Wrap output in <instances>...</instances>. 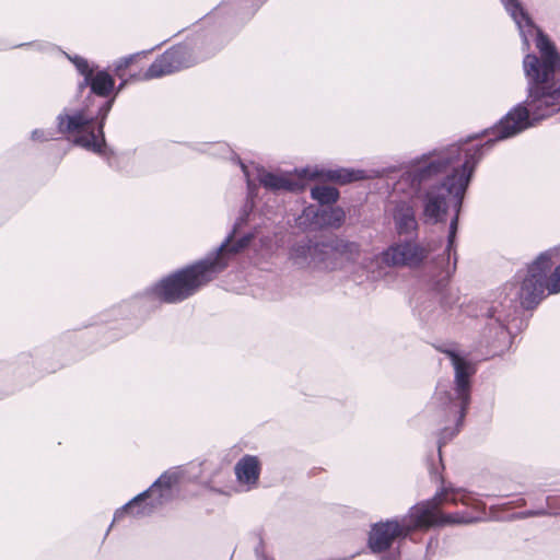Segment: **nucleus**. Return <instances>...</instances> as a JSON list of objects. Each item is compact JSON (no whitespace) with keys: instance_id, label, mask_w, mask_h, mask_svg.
Returning a JSON list of instances; mask_svg holds the SVG:
<instances>
[{"instance_id":"cd10ccee","label":"nucleus","mask_w":560,"mask_h":560,"mask_svg":"<svg viewBox=\"0 0 560 560\" xmlns=\"http://www.w3.org/2000/svg\"><path fill=\"white\" fill-rule=\"evenodd\" d=\"M37 135H38V131H34V132H33V137H34V138H35V137H37Z\"/></svg>"},{"instance_id":"5701e85b","label":"nucleus","mask_w":560,"mask_h":560,"mask_svg":"<svg viewBox=\"0 0 560 560\" xmlns=\"http://www.w3.org/2000/svg\"><path fill=\"white\" fill-rule=\"evenodd\" d=\"M456 225H457V220H453L452 223H451V235H450V242H452V238L455 234V231H456Z\"/></svg>"},{"instance_id":"1a4fd4ad","label":"nucleus","mask_w":560,"mask_h":560,"mask_svg":"<svg viewBox=\"0 0 560 560\" xmlns=\"http://www.w3.org/2000/svg\"><path fill=\"white\" fill-rule=\"evenodd\" d=\"M422 522L410 509L401 520L394 518L377 523L370 533L369 546L373 552H382L388 549L396 538L406 537L413 530L422 529Z\"/></svg>"},{"instance_id":"0eeeda50","label":"nucleus","mask_w":560,"mask_h":560,"mask_svg":"<svg viewBox=\"0 0 560 560\" xmlns=\"http://www.w3.org/2000/svg\"><path fill=\"white\" fill-rule=\"evenodd\" d=\"M180 478L179 470L170 469L144 492L138 494L114 515V522L119 521L125 514L142 517L152 514L155 510L170 502L174 494V487Z\"/></svg>"},{"instance_id":"9b49d317","label":"nucleus","mask_w":560,"mask_h":560,"mask_svg":"<svg viewBox=\"0 0 560 560\" xmlns=\"http://www.w3.org/2000/svg\"><path fill=\"white\" fill-rule=\"evenodd\" d=\"M59 130L61 132L78 133L74 143L92 151H101L104 144L103 125L98 127L95 133L92 122L93 117L85 115L84 112H78L73 115H60Z\"/></svg>"},{"instance_id":"f3484780","label":"nucleus","mask_w":560,"mask_h":560,"mask_svg":"<svg viewBox=\"0 0 560 560\" xmlns=\"http://www.w3.org/2000/svg\"><path fill=\"white\" fill-rule=\"evenodd\" d=\"M505 8L512 15L513 20L517 23L518 27L523 32L525 27L534 28V24L529 16L525 13L522 5L517 0H505Z\"/></svg>"},{"instance_id":"c756f323","label":"nucleus","mask_w":560,"mask_h":560,"mask_svg":"<svg viewBox=\"0 0 560 560\" xmlns=\"http://www.w3.org/2000/svg\"><path fill=\"white\" fill-rule=\"evenodd\" d=\"M242 168L246 173V166L242 164Z\"/></svg>"},{"instance_id":"4468645a","label":"nucleus","mask_w":560,"mask_h":560,"mask_svg":"<svg viewBox=\"0 0 560 560\" xmlns=\"http://www.w3.org/2000/svg\"><path fill=\"white\" fill-rule=\"evenodd\" d=\"M396 229L399 234L409 233L417 229L413 208L408 203H400L394 212Z\"/></svg>"},{"instance_id":"39448f33","label":"nucleus","mask_w":560,"mask_h":560,"mask_svg":"<svg viewBox=\"0 0 560 560\" xmlns=\"http://www.w3.org/2000/svg\"><path fill=\"white\" fill-rule=\"evenodd\" d=\"M195 48V45L187 43L173 46L155 59L147 70L141 65L145 55L135 54L121 59L115 72L119 78L129 77L137 80L160 78L194 65L198 60Z\"/></svg>"},{"instance_id":"412c9836","label":"nucleus","mask_w":560,"mask_h":560,"mask_svg":"<svg viewBox=\"0 0 560 560\" xmlns=\"http://www.w3.org/2000/svg\"><path fill=\"white\" fill-rule=\"evenodd\" d=\"M326 250H324V254H329L331 257L336 258L337 255H343V250L341 252L339 248H332L331 246H324Z\"/></svg>"},{"instance_id":"a878e982","label":"nucleus","mask_w":560,"mask_h":560,"mask_svg":"<svg viewBox=\"0 0 560 560\" xmlns=\"http://www.w3.org/2000/svg\"><path fill=\"white\" fill-rule=\"evenodd\" d=\"M514 503H515V505L521 506V505L525 504V500L523 498H518Z\"/></svg>"},{"instance_id":"bb28decb","label":"nucleus","mask_w":560,"mask_h":560,"mask_svg":"<svg viewBox=\"0 0 560 560\" xmlns=\"http://www.w3.org/2000/svg\"><path fill=\"white\" fill-rule=\"evenodd\" d=\"M382 560H396V556L393 557H383Z\"/></svg>"},{"instance_id":"6e6552de","label":"nucleus","mask_w":560,"mask_h":560,"mask_svg":"<svg viewBox=\"0 0 560 560\" xmlns=\"http://www.w3.org/2000/svg\"><path fill=\"white\" fill-rule=\"evenodd\" d=\"M326 177L327 179L345 185L351 182L363 179V171H354L348 168H340L329 171L327 174L318 172L317 170L303 168L294 173L276 174L270 172H262L259 174V183L270 190H302L304 189L305 182L318 177Z\"/></svg>"},{"instance_id":"9d476101","label":"nucleus","mask_w":560,"mask_h":560,"mask_svg":"<svg viewBox=\"0 0 560 560\" xmlns=\"http://www.w3.org/2000/svg\"><path fill=\"white\" fill-rule=\"evenodd\" d=\"M425 255V250L417 244L393 245L366 266L369 278L376 280L382 277L384 275L383 265L386 267L417 266L424 259Z\"/></svg>"},{"instance_id":"dca6fc26","label":"nucleus","mask_w":560,"mask_h":560,"mask_svg":"<svg viewBox=\"0 0 560 560\" xmlns=\"http://www.w3.org/2000/svg\"><path fill=\"white\" fill-rule=\"evenodd\" d=\"M505 8L512 15L513 20L517 23L518 27L523 32L525 27L534 28V24L529 16L525 13L522 5L517 0H505Z\"/></svg>"},{"instance_id":"6ab92c4d","label":"nucleus","mask_w":560,"mask_h":560,"mask_svg":"<svg viewBox=\"0 0 560 560\" xmlns=\"http://www.w3.org/2000/svg\"><path fill=\"white\" fill-rule=\"evenodd\" d=\"M73 62L74 65L77 66L78 70L85 77V78H90L93 72L92 70L89 68V63L85 59L83 58H79L77 57L75 59H73Z\"/></svg>"},{"instance_id":"ddd939ff","label":"nucleus","mask_w":560,"mask_h":560,"mask_svg":"<svg viewBox=\"0 0 560 560\" xmlns=\"http://www.w3.org/2000/svg\"><path fill=\"white\" fill-rule=\"evenodd\" d=\"M455 369L456 394L462 401L463 410L469 402V376L474 373L472 366L453 351H446Z\"/></svg>"},{"instance_id":"20e7f679","label":"nucleus","mask_w":560,"mask_h":560,"mask_svg":"<svg viewBox=\"0 0 560 560\" xmlns=\"http://www.w3.org/2000/svg\"><path fill=\"white\" fill-rule=\"evenodd\" d=\"M225 252L222 247L215 257L206 258L161 280L153 289L154 295L166 303L179 302L192 295L228 266Z\"/></svg>"},{"instance_id":"b1692460","label":"nucleus","mask_w":560,"mask_h":560,"mask_svg":"<svg viewBox=\"0 0 560 560\" xmlns=\"http://www.w3.org/2000/svg\"><path fill=\"white\" fill-rule=\"evenodd\" d=\"M343 248L348 249L350 252V254H352L353 252H355V253L358 252V247L354 244L345 245Z\"/></svg>"},{"instance_id":"aec40b11","label":"nucleus","mask_w":560,"mask_h":560,"mask_svg":"<svg viewBox=\"0 0 560 560\" xmlns=\"http://www.w3.org/2000/svg\"><path fill=\"white\" fill-rule=\"evenodd\" d=\"M547 513V508H540L537 510H529L526 512H522L518 514H515L514 517H529V516H536V515H542Z\"/></svg>"},{"instance_id":"f257e3e1","label":"nucleus","mask_w":560,"mask_h":560,"mask_svg":"<svg viewBox=\"0 0 560 560\" xmlns=\"http://www.w3.org/2000/svg\"><path fill=\"white\" fill-rule=\"evenodd\" d=\"M536 47L540 59L533 54L525 56L523 66L529 79L526 106L512 108L497 126L499 139L512 137L545 117L560 110V82H553L560 68V57L555 46L540 31H537Z\"/></svg>"},{"instance_id":"f03ea898","label":"nucleus","mask_w":560,"mask_h":560,"mask_svg":"<svg viewBox=\"0 0 560 560\" xmlns=\"http://www.w3.org/2000/svg\"><path fill=\"white\" fill-rule=\"evenodd\" d=\"M477 148L450 149L446 156L432 161L420 174L421 180L441 177L442 182L432 185L423 196V217L427 222L442 221L447 210V200L453 198L460 203L476 165Z\"/></svg>"},{"instance_id":"423d86ee","label":"nucleus","mask_w":560,"mask_h":560,"mask_svg":"<svg viewBox=\"0 0 560 560\" xmlns=\"http://www.w3.org/2000/svg\"><path fill=\"white\" fill-rule=\"evenodd\" d=\"M556 255L553 250L542 253L529 267L527 275L521 282L518 300L523 307L532 308L536 306L545 296L547 290L549 294L560 292V264L549 275Z\"/></svg>"},{"instance_id":"c85d7f7f","label":"nucleus","mask_w":560,"mask_h":560,"mask_svg":"<svg viewBox=\"0 0 560 560\" xmlns=\"http://www.w3.org/2000/svg\"><path fill=\"white\" fill-rule=\"evenodd\" d=\"M256 553H257L258 557L260 556V551H259L258 548L256 549Z\"/></svg>"},{"instance_id":"a211bd4d","label":"nucleus","mask_w":560,"mask_h":560,"mask_svg":"<svg viewBox=\"0 0 560 560\" xmlns=\"http://www.w3.org/2000/svg\"><path fill=\"white\" fill-rule=\"evenodd\" d=\"M338 190L334 187H315L312 189V197L320 203H334L338 199Z\"/></svg>"},{"instance_id":"f8f14e48","label":"nucleus","mask_w":560,"mask_h":560,"mask_svg":"<svg viewBox=\"0 0 560 560\" xmlns=\"http://www.w3.org/2000/svg\"><path fill=\"white\" fill-rule=\"evenodd\" d=\"M236 490L249 491L254 489L260 475V463L257 457H242L234 467Z\"/></svg>"},{"instance_id":"7ed1b4c3","label":"nucleus","mask_w":560,"mask_h":560,"mask_svg":"<svg viewBox=\"0 0 560 560\" xmlns=\"http://www.w3.org/2000/svg\"><path fill=\"white\" fill-rule=\"evenodd\" d=\"M443 457H430V474L442 486L431 500L411 508L413 515L424 524L422 529L432 526L470 524L485 520V503L462 488L445 486L440 469H444Z\"/></svg>"},{"instance_id":"2eb2a0df","label":"nucleus","mask_w":560,"mask_h":560,"mask_svg":"<svg viewBox=\"0 0 560 560\" xmlns=\"http://www.w3.org/2000/svg\"><path fill=\"white\" fill-rule=\"evenodd\" d=\"M115 81L106 71H98L93 73L90 78L84 79L81 86L90 85L93 93L98 96L106 97L114 89Z\"/></svg>"},{"instance_id":"4be33fe9","label":"nucleus","mask_w":560,"mask_h":560,"mask_svg":"<svg viewBox=\"0 0 560 560\" xmlns=\"http://www.w3.org/2000/svg\"><path fill=\"white\" fill-rule=\"evenodd\" d=\"M331 212L335 215V219L338 223H340L343 220L345 214L340 209H334Z\"/></svg>"},{"instance_id":"393cba45","label":"nucleus","mask_w":560,"mask_h":560,"mask_svg":"<svg viewBox=\"0 0 560 560\" xmlns=\"http://www.w3.org/2000/svg\"><path fill=\"white\" fill-rule=\"evenodd\" d=\"M308 252L312 253L313 256H315L318 252V246H314V247H308Z\"/></svg>"}]
</instances>
